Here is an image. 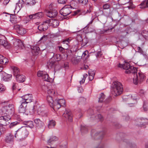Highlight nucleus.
Returning <instances> with one entry per match:
<instances>
[{"mask_svg":"<svg viewBox=\"0 0 148 148\" xmlns=\"http://www.w3.org/2000/svg\"><path fill=\"white\" fill-rule=\"evenodd\" d=\"M118 66L126 70L125 73L127 74H134L133 83L136 85L141 84L144 80L145 76L142 72L138 73V75L137 73V69L136 68L131 66L128 62H125L123 64H119Z\"/></svg>","mask_w":148,"mask_h":148,"instance_id":"nucleus-1","label":"nucleus"},{"mask_svg":"<svg viewBox=\"0 0 148 148\" xmlns=\"http://www.w3.org/2000/svg\"><path fill=\"white\" fill-rule=\"evenodd\" d=\"M2 107L0 110V113L2 115L10 116L14 113V109L13 104L3 103L1 104Z\"/></svg>","mask_w":148,"mask_h":148,"instance_id":"nucleus-2","label":"nucleus"},{"mask_svg":"<svg viewBox=\"0 0 148 148\" xmlns=\"http://www.w3.org/2000/svg\"><path fill=\"white\" fill-rule=\"evenodd\" d=\"M29 133L28 130L25 126L22 127L16 131L15 137L20 139L24 140L28 136Z\"/></svg>","mask_w":148,"mask_h":148,"instance_id":"nucleus-3","label":"nucleus"},{"mask_svg":"<svg viewBox=\"0 0 148 148\" xmlns=\"http://www.w3.org/2000/svg\"><path fill=\"white\" fill-rule=\"evenodd\" d=\"M111 92L115 96L121 95L123 92V88L121 84L118 81H115L112 84Z\"/></svg>","mask_w":148,"mask_h":148,"instance_id":"nucleus-4","label":"nucleus"},{"mask_svg":"<svg viewBox=\"0 0 148 148\" xmlns=\"http://www.w3.org/2000/svg\"><path fill=\"white\" fill-rule=\"evenodd\" d=\"M71 6L69 5L64 6L60 11V14L64 16H66L70 14L71 12Z\"/></svg>","mask_w":148,"mask_h":148,"instance_id":"nucleus-5","label":"nucleus"},{"mask_svg":"<svg viewBox=\"0 0 148 148\" xmlns=\"http://www.w3.org/2000/svg\"><path fill=\"white\" fill-rule=\"evenodd\" d=\"M0 117V124L3 126L9 125L11 122L10 116L2 115Z\"/></svg>","mask_w":148,"mask_h":148,"instance_id":"nucleus-6","label":"nucleus"},{"mask_svg":"<svg viewBox=\"0 0 148 148\" xmlns=\"http://www.w3.org/2000/svg\"><path fill=\"white\" fill-rule=\"evenodd\" d=\"M65 100L64 99H60L56 100L54 102L53 109L55 110L59 109L62 106H65Z\"/></svg>","mask_w":148,"mask_h":148,"instance_id":"nucleus-7","label":"nucleus"},{"mask_svg":"<svg viewBox=\"0 0 148 148\" xmlns=\"http://www.w3.org/2000/svg\"><path fill=\"white\" fill-rule=\"evenodd\" d=\"M13 27L16 30L17 33L21 35H23L26 32V30L23 28L22 25L16 24L14 25Z\"/></svg>","mask_w":148,"mask_h":148,"instance_id":"nucleus-8","label":"nucleus"},{"mask_svg":"<svg viewBox=\"0 0 148 148\" xmlns=\"http://www.w3.org/2000/svg\"><path fill=\"white\" fill-rule=\"evenodd\" d=\"M63 116L66 120L69 122H71L72 120V115L70 110L69 109H66L65 111L63 114Z\"/></svg>","mask_w":148,"mask_h":148,"instance_id":"nucleus-9","label":"nucleus"},{"mask_svg":"<svg viewBox=\"0 0 148 148\" xmlns=\"http://www.w3.org/2000/svg\"><path fill=\"white\" fill-rule=\"evenodd\" d=\"M32 95L31 94H28L22 97V99L21 102H23L24 103L27 104L28 103L32 101Z\"/></svg>","mask_w":148,"mask_h":148,"instance_id":"nucleus-10","label":"nucleus"},{"mask_svg":"<svg viewBox=\"0 0 148 148\" xmlns=\"http://www.w3.org/2000/svg\"><path fill=\"white\" fill-rule=\"evenodd\" d=\"M0 75L1 80L6 82L10 80L12 77V75L8 74L3 72L0 73Z\"/></svg>","mask_w":148,"mask_h":148,"instance_id":"nucleus-11","label":"nucleus"},{"mask_svg":"<svg viewBox=\"0 0 148 148\" xmlns=\"http://www.w3.org/2000/svg\"><path fill=\"white\" fill-rule=\"evenodd\" d=\"M47 20L43 23L42 24H41L38 26V29L41 31H44L48 28L49 23L47 22Z\"/></svg>","mask_w":148,"mask_h":148,"instance_id":"nucleus-12","label":"nucleus"},{"mask_svg":"<svg viewBox=\"0 0 148 148\" xmlns=\"http://www.w3.org/2000/svg\"><path fill=\"white\" fill-rule=\"evenodd\" d=\"M58 14L57 11L55 10L50 9V10L47 11V16L50 18H55Z\"/></svg>","mask_w":148,"mask_h":148,"instance_id":"nucleus-13","label":"nucleus"},{"mask_svg":"<svg viewBox=\"0 0 148 148\" xmlns=\"http://www.w3.org/2000/svg\"><path fill=\"white\" fill-rule=\"evenodd\" d=\"M46 22L49 23H49L51 24L54 27H57L59 25L58 21L54 19H49L47 20Z\"/></svg>","mask_w":148,"mask_h":148,"instance_id":"nucleus-14","label":"nucleus"},{"mask_svg":"<svg viewBox=\"0 0 148 148\" xmlns=\"http://www.w3.org/2000/svg\"><path fill=\"white\" fill-rule=\"evenodd\" d=\"M43 13L42 12H39L35 14H31L28 16L30 19H33L36 18H39L42 17Z\"/></svg>","mask_w":148,"mask_h":148,"instance_id":"nucleus-15","label":"nucleus"},{"mask_svg":"<svg viewBox=\"0 0 148 148\" xmlns=\"http://www.w3.org/2000/svg\"><path fill=\"white\" fill-rule=\"evenodd\" d=\"M34 122L36 124V126L38 128H41L44 127V123L39 119H35Z\"/></svg>","mask_w":148,"mask_h":148,"instance_id":"nucleus-16","label":"nucleus"},{"mask_svg":"<svg viewBox=\"0 0 148 148\" xmlns=\"http://www.w3.org/2000/svg\"><path fill=\"white\" fill-rule=\"evenodd\" d=\"M4 39H0V45L4 46L5 48L8 49L10 47V44L5 40V38L3 37Z\"/></svg>","mask_w":148,"mask_h":148,"instance_id":"nucleus-17","label":"nucleus"},{"mask_svg":"<svg viewBox=\"0 0 148 148\" xmlns=\"http://www.w3.org/2000/svg\"><path fill=\"white\" fill-rule=\"evenodd\" d=\"M21 105L18 108V112L19 113H24L25 112L26 108L27 106V104L24 103L23 102H21Z\"/></svg>","mask_w":148,"mask_h":148,"instance_id":"nucleus-18","label":"nucleus"},{"mask_svg":"<svg viewBox=\"0 0 148 148\" xmlns=\"http://www.w3.org/2000/svg\"><path fill=\"white\" fill-rule=\"evenodd\" d=\"M13 141V136L11 134H10L6 136L5 141L6 143H12Z\"/></svg>","mask_w":148,"mask_h":148,"instance_id":"nucleus-19","label":"nucleus"},{"mask_svg":"<svg viewBox=\"0 0 148 148\" xmlns=\"http://www.w3.org/2000/svg\"><path fill=\"white\" fill-rule=\"evenodd\" d=\"M47 99L49 106L53 109L55 102L53 101L52 96L51 95H47Z\"/></svg>","mask_w":148,"mask_h":148,"instance_id":"nucleus-20","label":"nucleus"},{"mask_svg":"<svg viewBox=\"0 0 148 148\" xmlns=\"http://www.w3.org/2000/svg\"><path fill=\"white\" fill-rule=\"evenodd\" d=\"M123 99H126V101L128 102V104H134L137 103V100L136 99H134L129 96L128 98L125 97Z\"/></svg>","mask_w":148,"mask_h":148,"instance_id":"nucleus-21","label":"nucleus"},{"mask_svg":"<svg viewBox=\"0 0 148 148\" xmlns=\"http://www.w3.org/2000/svg\"><path fill=\"white\" fill-rule=\"evenodd\" d=\"M32 52L34 55H37L40 51L39 48L37 46H32L31 47Z\"/></svg>","mask_w":148,"mask_h":148,"instance_id":"nucleus-22","label":"nucleus"},{"mask_svg":"<svg viewBox=\"0 0 148 148\" xmlns=\"http://www.w3.org/2000/svg\"><path fill=\"white\" fill-rule=\"evenodd\" d=\"M16 77V79L18 82H23L25 80V76L23 75L19 74Z\"/></svg>","mask_w":148,"mask_h":148,"instance_id":"nucleus-23","label":"nucleus"},{"mask_svg":"<svg viewBox=\"0 0 148 148\" xmlns=\"http://www.w3.org/2000/svg\"><path fill=\"white\" fill-rule=\"evenodd\" d=\"M58 139V138L56 136H51L49 139L48 140L47 143L50 145L51 144H52L54 142L57 140Z\"/></svg>","mask_w":148,"mask_h":148,"instance_id":"nucleus-24","label":"nucleus"},{"mask_svg":"<svg viewBox=\"0 0 148 148\" xmlns=\"http://www.w3.org/2000/svg\"><path fill=\"white\" fill-rule=\"evenodd\" d=\"M138 121H140V125H138L139 126L142 127V125H144L148 123V119L146 118H142L138 120Z\"/></svg>","mask_w":148,"mask_h":148,"instance_id":"nucleus-25","label":"nucleus"},{"mask_svg":"<svg viewBox=\"0 0 148 148\" xmlns=\"http://www.w3.org/2000/svg\"><path fill=\"white\" fill-rule=\"evenodd\" d=\"M56 123L55 120H51L49 121L48 124V127L49 128H53L56 125Z\"/></svg>","mask_w":148,"mask_h":148,"instance_id":"nucleus-26","label":"nucleus"},{"mask_svg":"<svg viewBox=\"0 0 148 148\" xmlns=\"http://www.w3.org/2000/svg\"><path fill=\"white\" fill-rule=\"evenodd\" d=\"M37 0H26L25 3L26 5L32 6L34 5L37 2Z\"/></svg>","mask_w":148,"mask_h":148,"instance_id":"nucleus-27","label":"nucleus"},{"mask_svg":"<svg viewBox=\"0 0 148 148\" xmlns=\"http://www.w3.org/2000/svg\"><path fill=\"white\" fill-rule=\"evenodd\" d=\"M72 40V38H68L66 39L63 40L62 43H63V44H65L66 45V49H68L69 47V42L71 41Z\"/></svg>","mask_w":148,"mask_h":148,"instance_id":"nucleus-28","label":"nucleus"},{"mask_svg":"<svg viewBox=\"0 0 148 148\" xmlns=\"http://www.w3.org/2000/svg\"><path fill=\"white\" fill-rule=\"evenodd\" d=\"M23 124L31 128H32L34 127L33 122L32 121H24L23 122Z\"/></svg>","mask_w":148,"mask_h":148,"instance_id":"nucleus-29","label":"nucleus"},{"mask_svg":"<svg viewBox=\"0 0 148 148\" xmlns=\"http://www.w3.org/2000/svg\"><path fill=\"white\" fill-rule=\"evenodd\" d=\"M148 7V0H145L142 2L140 5V8H143Z\"/></svg>","mask_w":148,"mask_h":148,"instance_id":"nucleus-30","label":"nucleus"},{"mask_svg":"<svg viewBox=\"0 0 148 148\" xmlns=\"http://www.w3.org/2000/svg\"><path fill=\"white\" fill-rule=\"evenodd\" d=\"M141 34L145 39H148V31L146 30L143 31L141 33Z\"/></svg>","mask_w":148,"mask_h":148,"instance_id":"nucleus-31","label":"nucleus"},{"mask_svg":"<svg viewBox=\"0 0 148 148\" xmlns=\"http://www.w3.org/2000/svg\"><path fill=\"white\" fill-rule=\"evenodd\" d=\"M12 69L13 71L14 74V76H16L17 75L19 74V71L18 68L16 67H12Z\"/></svg>","mask_w":148,"mask_h":148,"instance_id":"nucleus-32","label":"nucleus"},{"mask_svg":"<svg viewBox=\"0 0 148 148\" xmlns=\"http://www.w3.org/2000/svg\"><path fill=\"white\" fill-rule=\"evenodd\" d=\"M76 38L78 42H81L82 41V43L84 45H86L87 43L88 42H84V40H83L82 39L81 36L80 35H77V36L76 37Z\"/></svg>","mask_w":148,"mask_h":148,"instance_id":"nucleus-33","label":"nucleus"},{"mask_svg":"<svg viewBox=\"0 0 148 148\" xmlns=\"http://www.w3.org/2000/svg\"><path fill=\"white\" fill-rule=\"evenodd\" d=\"M42 79L45 81L50 82L51 80V78L49 77V75L46 73L45 75H44Z\"/></svg>","mask_w":148,"mask_h":148,"instance_id":"nucleus-34","label":"nucleus"},{"mask_svg":"<svg viewBox=\"0 0 148 148\" xmlns=\"http://www.w3.org/2000/svg\"><path fill=\"white\" fill-rule=\"evenodd\" d=\"M56 62L49 61V62L48 63V65L49 67L51 68H55L56 64Z\"/></svg>","mask_w":148,"mask_h":148,"instance_id":"nucleus-35","label":"nucleus"},{"mask_svg":"<svg viewBox=\"0 0 148 148\" xmlns=\"http://www.w3.org/2000/svg\"><path fill=\"white\" fill-rule=\"evenodd\" d=\"M105 98V95L103 93H101L99 97V102H102L103 101Z\"/></svg>","mask_w":148,"mask_h":148,"instance_id":"nucleus-36","label":"nucleus"},{"mask_svg":"<svg viewBox=\"0 0 148 148\" xmlns=\"http://www.w3.org/2000/svg\"><path fill=\"white\" fill-rule=\"evenodd\" d=\"M10 21L13 23H16L17 22L16 16L14 15H12V16H10Z\"/></svg>","mask_w":148,"mask_h":148,"instance_id":"nucleus-37","label":"nucleus"},{"mask_svg":"<svg viewBox=\"0 0 148 148\" xmlns=\"http://www.w3.org/2000/svg\"><path fill=\"white\" fill-rule=\"evenodd\" d=\"M47 93L48 95H51L52 96L55 95V94H56L55 91L53 89H51L48 90Z\"/></svg>","mask_w":148,"mask_h":148,"instance_id":"nucleus-38","label":"nucleus"},{"mask_svg":"<svg viewBox=\"0 0 148 148\" xmlns=\"http://www.w3.org/2000/svg\"><path fill=\"white\" fill-rule=\"evenodd\" d=\"M103 134V132H101L99 133H96L95 134V137H96L95 138L97 139L98 138H99L100 139H101L103 137V135L102 134Z\"/></svg>","mask_w":148,"mask_h":148,"instance_id":"nucleus-39","label":"nucleus"},{"mask_svg":"<svg viewBox=\"0 0 148 148\" xmlns=\"http://www.w3.org/2000/svg\"><path fill=\"white\" fill-rule=\"evenodd\" d=\"M18 47L21 49H23L24 48V45L23 42L21 40L18 41Z\"/></svg>","mask_w":148,"mask_h":148,"instance_id":"nucleus-40","label":"nucleus"},{"mask_svg":"<svg viewBox=\"0 0 148 148\" xmlns=\"http://www.w3.org/2000/svg\"><path fill=\"white\" fill-rule=\"evenodd\" d=\"M46 73L45 72L40 71L38 72L37 75L38 77H41L42 78L44 75H45Z\"/></svg>","mask_w":148,"mask_h":148,"instance_id":"nucleus-41","label":"nucleus"},{"mask_svg":"<svg viewBox=\"0 0 148 148\" xmlns=\"http://www.w3.org/2000/svg\"><path fill=\"white\" fill-rule=\"evenodd\" d=\"M46 73L45 72L40 71L38 72L37 75L38 77H41L42 78L44 75H45Z\"/></svg>","mask_w":148,"mask_h":148,"instance_id":"nucleus-42","label":"nucleus"},{"mask_svg":"<svg viewBox=\"0 0 148 148\" xmlns=\"http://www.w3.org/2000/svg\"><path fill=\"white\" fill-rule=\"evenodd\" d=\"M81 130L82 132L85 133L88 131V129L86 126L81 125Z\"/></svg>","mask_w":148,"mask_h":148,"instance_id":"nucleus-43","label":"nucleus"},{"mask_svg":"<svg viewBox=\"0 0 148 148\" xmlns=\"http://www.w3.org/2000/svg\"><path fill=\"white\" fill-rule=\"evenodd\" d=\"M53 57L55 59L56 58V60L58 61H60L62 58L61 55L59 54H56L55 55H54Z\"/></svg>","mask_w":148,"mask_h":148,"instance_id":"nucleus-44","label":"nucleus"},{"mask_svg":"<svg viewBox=\"0 0 148 148\" xmlns=\"http://www.w3.org/2000/svg\"><path fill=\"white\" fill-rule=\"evenodd\" d=\"M86 99L83 97H80L79 99V103L80 104H85L86 103Z\"/></svg>","mask_w":148,"mask_h":148,"instance_id":"nucleus-45","label":"nucleus"},{"mask_svg":"<svg viewBox=\"0 0 148 148\" xmlns=\"http://www.w3.org/2000/svg\"><path fill=\"white\" fill-rule=\"evenodd\" d=\"M6 88L3 84H0V92H3L5 90Z\"/></svg>","mask_w":148,"mask_h":148,"instance_id":"nucleus-46","label":"nucleus"},{"mask_svg":"<svg viewBox=\"0 0 148 148\" xmlns=\"http://www.w3.org/2000/svg\"><path fill=\"white\" fill-rule=\"evenodd\" d=\"M110 7V4L108 3H106L103 5V10H108L109 9Z\"/></svg>","mask_w":148,"mask_h":148,"instance_id":"nucleus-47","label":"nucleus"},{"mask_svg":"<svg viewBox=\"0 0 148 148\" xmlns=\"http://www.w3.org/2000/svg\"><path fill=\"white\" fill-rule=\"evenodd\" d=\"M77 1L79 3H82L84 5H85L88 1V0H77Z\"/></svg>","mask_w":148,"mask_h":148,"instance_id":"nucleus-48","label":"nucleus"},{"mask_svg":"<svg viewBox=\"0 0 148 148\" xmlns=\"http://www.w3.org/2000/svg\"><path fill=\"white\" fill-rule=\"evenodd\" d=\"M8 59L3 56V60L1 62V64H5L6 63H8Z\"/></svg>","mask_w":148,"mask_h":148,"instance_id":"nucleus-49","label":"nucleus"},{"mask_svg":"<svg viewBox=\"0 0 148 148\" xmlns=\"http://www.w3.org/2000/svg\"><path fill=\"white\" fill-rule=\"evenodd\" d=\"M88 75L86 74H85L83 75V78L82 80L80 81V84H83L85 81L86 78L87 77Z\"/></svg>","mask_w":148,"mask_h":148,"instance_id":"nucleus-50","label":"nucleus"},{"mask_svg":"<svg viewBox=\"0 0 148 148\" xmlns=\"http://www.w3.org/2000/svg\"><path fill=\"white\" fill-rule=\"evenodd\" d=\"M88 75L86 74H85L83 75V78L82 80L80 81V84H83L85 81L86 78L87 77Z\"/></svg>","mask_w":148,"mask_h":148,"instance_id":"nucleus-51","label":"nucleus"},{"mask_svg":"<svg viewBox=\"0 0 148 148\" xmlns=\"http://www.w3.org/2000/svg\"><path fill=\"white\" fill-rule=\"evenodd\" d=\"M125 8H128L129 9H132L133 8H134V6L132 3L131 2H130L129 3V5H127L126 7Z\"/></svg>","mask_w":148,"mask_h":148,"instance_id":"nucleus-52","label":"nucleus"},{"mask_svg":"<svg viewBox=\"0 0 148 148\" xmlns=\"http://www.w3.org/2000/svg\"><path fill=\"white\" fill-rule=\"evenodd\" d=\"M71 61L73 64H76L77 63L78 60L75 58H73L71 59Z\"/></svg>","mask_w":148,"mask_h":148,"instance_id":"nucleus-53","label":"nucleus"},{"mask_svg":"<svg viewBox=\"0 0 148 148\" xmlns=\"http://www.w3.org/2000/svg\"><path fill=\"white\" fill-rule=\"evenodd\" d=\"M68 0H58V2L60 4H66Z\"/></svg>","mask_w":148,"mask_h":148,"instance_id":"nucleus-54","label":"nucleus"},{"mask_svg":"<svg viewBox=\"0 0 148 148\" xmlns=\"http://www.w3.org/2000/svg\"><path fill=\"white\" fill-rule=\"evenodd\" d=\"M139 95L143 96L145 94V92L143 90L141 89L140 90L139 92Z\"/></svg>","mask_w":148,"mask_h":148,"instance_id":"nucleus-55","label":"nucleus"},{"mask_svg":"<svg viewBox=\"0 0 148 148\" xmlns=\"http://www.w3.org/2000/svg\"><path fill=\"white\" fill-rule=\"evenodd\" d=\"M96 119H98L101 121L103 120L102 116L100 114H98L97 116H96Z\"/></svg>","mask_w":148,"mask_h":148,"instance_id":"nucleus-56","label":"nucleus"},{"mask_svg":"<svg viewBox=\"0 0 148 148\" xmlns=\"http://www.w3.org/2000/svg\"><path fill=\"white\" fill-rule=\"evenodd\" d=\"M95 72L94 71H92L91 70H89L88 71V75H95Z\"/></svg>","mask_w":148,"mask_h":148,"instance_id":"nucleus-57","label":"nucleus"},{"mask_svg":"<svg viewBox=\"0 0 148 148\" xmlns=\"http://www.w3.org/2000/svg\"><path fill=\"white\" fill-rule=\"evenodd\" d=\"M138 51L141 54H143V52L140 47H138L137 48Z\"/></svg>","mask_w":148,"mask_h":148,"instance_id":"nucleus-58","label":"nucleus"},{"mask_svg":"<svg viewBox=\"0 0 148 148\" xmlns=\"http://www.w3.org/2000/svg\"><path fill=\"white\" fill-rule=\"evenodd\" d=\"M60 52L63 53L66 48H64L61 46H58Z\"/></svg>","mask_w":148,"mask_h":148,"instance_id":"nucleus-59","label":"nucleus"},{"mask_svg":"<svg viewBox=\"0 0 148 148\" xmlns=\"http://www.w3.org/2000/svg\"><path fill=\"white\" fill-rule=\"evenodd\" d=\"M17 124V123L16 122H14L13 123H11L10 125V128L13 127L14 126L16 125Z\"/></svg>","mask_w":148,"mask_h":148,"instance_id":"nucleus-60","label":"nucleus"},{"mask_svg":"<svg viewBox=\"0 0 148 148\" xmlns=\"http://www.w3.org/2000/svg\"><path fill=\"white\" fill-rule=\"evenodd\" d=\"M88 112L89 114H90V115H92L93 114V110L92 109H90L88 110Z\"/></svg>","mask_w":148,"mask_h":148,"instance_id":"nucleus-61","label":"nucleus"},{"mask_svg":"<svg viewBox=\"0 0 148 148\" xmlns=\"http://www.w3.org/2000/svg\"><path fill=\"white\" fill-rule=\"evenodd\" d=\"M88 53V51H84L82 54V57H84Z\"/></svg>","mask_w":148,"mask_h":148,"instance_id":"nucleus-62","label":"nucleus"},{"mask_svg":"<svg viewBox=\"0 0 148 148\" xmlns=\"http://www.w3.org/2000/svg\"><path fill=\"white\" fill-rule=\"evenodd\" d=\"M102 54L101 51H99L97 52L96 56L97 57H100L101 56Z\"/></svg>","mask_w":148,"mask_h":148,"instance_id":"nucleus-63","label":"nucleus"},{"mask_svg":"<svg viewBox=\"0 0 148 148\" xmlns=\"http://www.w3.org/2000/svg\"><path fill=\"white\" fill-rule=\"evenodd\" d=\"M10 1V0H4L3 2V4L5 5H6Z\"/></svg>","mask_w":148,"mask_h":148,"instance_id":"nucleus-64","label":"nucleus"}]
</instances>
